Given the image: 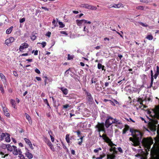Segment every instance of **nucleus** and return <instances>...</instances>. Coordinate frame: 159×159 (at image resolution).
<instances>
[{
    "instance_id": "50",
    "label": "nucleus",
    "mask_w": 159,
    "mask_h": 159,
    "mask_svg": "<svg viewBox=\"0 0 159 159\" xmlns=\"http://www.w3.org/2000/svg\"><path fill=\"white\" fill-rule=\"evenodd\" d=\"M70 106L69 104H66L63 106V108L65 109L67 108L70 107Z\"/></svg>"
},
{
    "instance_id": "7",
    "label": "nucleus",
    "mask_w": 159,
    "mask_h": 159,
    "mask_svg": "<svg viewBox=\"0 0 159 159\" xmlns=\"http://www.w3.org/2000/svg\"><path fill=\"white\" fill-rule=\"evenodd\" d=\"M112 123H113V118L109 116L108 117L105 122L106 127L108 128Z\"/></svg>"
},
{
    "instance_id": "31",
    "label": "nucleus",
    "mask_w": 159,
    "mask_h": 159,
    "mask_svg": "<svg viewBox=\"0 0 159 159\" xmlns=\"http://www.w3.org/2000/svg\"><path fill=\"white\" fill-rule=\"evenodd\" d=\"M58 24L59 25V27L61 28H62L65 27V25L62 22L58 21Z\"/></svg>"
},
{
    "instance_id": "58",
    "label": "nucleus",
    "mask_w": 159,
    "mask_h": 159,
    "mask_svg": "<svg viewBox=\"0 0 159 159\" xmlns=\"http://www.w3.org/2000/svg\"><path fill=\"white\" fill-rule=\"evenodd\" d=\"M113 101H114V102L115 103V104H119V103L117 102V100H116L115 99H113Z\"/></svg>"
},
{
    "instance_id": "15",
    "label": "nucleus",
    "mask_w": 159,
    "mask_h": 159,
    "mask_svg": "<svg viewBox=\"0 0 159 159\" xmlns=\"http://www.w3.org/2000/svg\"><path fill=\"white\" fill-rule=\"evenodd\" d=\"M2 108L5 116L7 117H9L10 114L8 111L7 108L5 106H2Z\"/></svg>"
},
{
    "instance_id": "63",
    "label": "nucleus",
    "mask_w": 159,
    "mask_h": 159,
    "mask_svg": "<svg viewBox=\"0 0 159 159\" xmlns=\"http://www.w3.org/2000/svg\"><path fill=\"white\" fill-rule=\"evenodd\" d=\"M75 152L74 150L72 149L71 150V153L73 155H75Z\"/></svg>"
},
{
    "instance_id": "2",
    "label": "nucleus",
    "mask_w": 159,
    "mask_h": 159,
    "mask_svg": "<svg viewBox=\"0 0 159 159\" xmlns=\"http://www.w3.org/2000/svg\"><path fill=\"white\" fill-rule=\"evenodd\" d=\"M133 135V138L130 137L129 138V140L132 142V145L134 146L139 145L142 136L141 133L138 131H135Z\"/></svg>"
},
{
    "instance_id": "59",
    "label": "nucleus",
    "mask_w": 159,
    "mask_h": 159,
    "mask_svg": "<svg viewBox=\"0 0 159 159\" xmlns=\"http://www.w3.org/2000/svg\"><path fill=\"white\" fill-rule=\"evenodd\" d=\"M35 78L37 80L39 81H41V79L40 77H36Z\"/></svg>"
},
{
    "instance_id": "6",
    "label": "nucleus",
    "mask_w": 159,
    "mask_h": 159,
    "mask_svg": "<svg viewBox=\"0 0 159 159\" xmlns=\"http://www.w3.org/2000/svg\"><path fill=\"white\" fill-rule=\"evenodd\" d=\"M80 7L89 9L95 10L97 9V7L94 6L89 5L87 4H82L80 5Z\"/></svg>"
},
{
    "instance_id": "40",
    "label": "nucleus",
    "mask_w": 159,
    "mask_h": 159,
    "mask_svg": "<svg viewBox=\"0 0 159 159\" xmlns=\"http://www.w3.org/2000/svg\"><path fill=\"white\" fill-rule=\"evenodd\" d=\"M136 9L138 10H143L144 7L142 6H138L136 7Z\"/></svg>"
},
{
    "instance_id": "56",
    "label": "nucleus",
    "mask_w": 159,
    "mask_h": 159,
    "mask_svg": "<svg viewBox=\"0 0 159 159\" xmlns=\"http://www.w3.org/2000/svg\"><path fill=\"white\" fill-rule=\"evenodd\" d=\"M40 9H44V10H46V11H48V9L45 7H42L40 8Z\"/></svg>"
},
{
    "instance_id": "37",
    "label": "nucleus",
    "mask_w": 159,
    "mask_h": 159,
    "mask_svg": "<svg viewBox=\"0 0 159 159\" xmlns=\"http://www.w3.org/2000/svg\"><path fill=\"white\" fill-rule=\"evenodd\" d=\"M0 90L2 93H4V90L3 89V86L2 85H0Z\"/></svg>"
},
{
    "instance_id": "27",
    "label": "nucleus",
    "mask_w": 159,
    "mask_h": 159,
    "mask_svg": "<svg viewBox=\"0 0 159 159\" xmlns=\"http://www.w3.org/2000/svg\"><path fill=\"white\" fill-rule=\"evenodd\" d=\"M151 85H152V84L153 82V71L152 70H151Z\"/></svg>"
},
{
    "instance_id": "49",
    "label": "nucleus",
    "mask_w": 159,
    "mask_h": 159,
    "mask_svg": "<svg viewBox=\"0 0 159 159\" xmlns=\"http://www.w3.org/2000/svg\"><path fill=\"white\" fill-rule=\"evenodd\" d=\"M109 102L111 104V105H112L113 106H115V104L114 103V101L113 100V101H111V100H110L109 101Z\"/></svg>"
},
{
    "instance_id": "18",
    "label": "nucleus",
    "mask_w": 159,
    "mask_h": 159,
    "mask_svg": "<svg viewBox=\"0 0 159 159\" xmlns=\"http://www.w3.org/2000/svg\"><path fill=\"white\" fill-rule=\"evenodd\" d=\"M25 154L26 156L29 159H31L33 157L32 154L30 153L28 150H27Z\"/></svg>"
},
{
    "instance_id": "36",
    "label": "nucleus",
    "mask_w": 159,
    "mask_h": 159,
    "mask_svg": "<svg viewBox=\"0 0 159 159\" xmlns=\"http://www.w3.org/2000/svg\"><path fill=\"white\" fill-rule=\"evenodd\" d=\"M44 102L50 108V105L48 103V100L47 99H43Z\"/></svg>"
},
{
    "instance_id": "54",
    "label": "nucleus",
    "mask_w": 159,
    "mask_h": 159,
    "mask_svg": "<svg viewBox=\"0 0 159 159\" xmlns=\"http://www.w3.org/2000/svg\"><path fill=\"white\" fill-rule=\"evenodd\" d=\"M35 72H36V73H37L38 74H39L40 73V70L37 68H36L35 69Z\"/></svg>"
},
{
    "instance_id": "28",
    "label": "nucleus",
    "mask_w": 159,
    "mask_h": 159,
    "mask_svg": "<svg viewBox=\"0 0 159 159\" xmlns=\"http://www.w3.org/2000/svg\"><path fill=\"white\" fill-rule=\"evenodd\" d=\"M13 28V27L11 26L9 28L7 29L6 31V34H10Z\"/></svg>"
},
{
    "instance_id": "17",
    "label": "nucleus",
    "mask_w": 159,
    "mask_h": 159,
    "mask_svg": "<svg viewBox=\"0 0 159 159\" xmlns=\"http://www.w3.org/2000/svg\"><path fill=\"white\" fill-rule=\"evenodd\" d=\"M57 22L56 21L55 19H53L52 21V24L53 25V26L52 27V28H54L57 26H58L57 22L58 21V20L57 18Z\"/></svg>"
},
{
    "instance_id": "41",
    "label": "nucleus",
    "mask_w": 159,
    "mask_h": 159,
    "mask_svg": "<svg viewBox=\"0 0 159 159\" xmlns=\"http://www.w3.org/2000/svg\"><path fill=\"white\" fill-rule=\"evenodd\" d=\"M36 36L35 35H32L31 36L30 38L32 40H34L36 39Z\"/></svg>"
},
{
    "instance_id": "34",
    "label": "nucleus",
    "mask_w": 159,
    "mask_h": 159,
    "mask_svg": "<svg viewBox=\"0 0 159 159\" xmlns=\"http://www.w3.org/2000/svg\"><path fill=\"white\" fill-rule=\"evenodd\" d=\"M83 31L84 32H86L88 33L89 32L88 28H86V26L85 25L84 26Z\"/></svg>"
},
{
    "instance_id": "33",
    "label": "nucleus",
    "mask_w": 159,
    "mask_h": 159,
    "mask_svg": "<svg viewBox=\"0 0 159 159\" xmlns=\"http://www.w3.org/2000/svg\"><path fill=\"white\" fill-rule=\"evenodd\" d=\"M21 151H20V153H19L18 154H19V157L20 158V159H25V158L24 157V156L21 154Z\"/></svg>"
},
{
    "instance_id": "24",
    "label": "nucleus",
    "mask_w": 159,
    "mask_h": 159,
    "mask_svg": "<svg viewBox=\"0 0 159 159\" xmlns=\"http://www.w3.org/2000/svg\"><path fill=\"white\" fill-rule=\"evenodd\" d=\"M98 68L99 69H102V70H104V71H105V70L104 69V66L103 65H102L100 63H99L98 64Z\"/></svg>"
},
{
    "instance_id": "30",
    "label": "nucleus",
    "mask_w": 159,
    "mask_h": 159,
    "mask_svg": "<svg viewBox=\"0 0 159 159\" xmlns=\"http://www.w3.org/2000/svg\"><path fill=\"white\" fill-rule=\"evenodd\" d=\"M66 139L67 142L69 143H70V139L69 137V134H67L66 135Z\"/></svg>"
},
{
    "instance_id": "12",
    "label": "nucleus",
    "mask_w": 159,
    "mask_h": 159,
    "mask_svg": "<svg viewBox=\"0 0 159 159\" xmlns=\"http://www.w3.org/2000/svg\"><path fill=\"white\" fill-rule=\"evenodd\" d=\"M28 45L26 43H24L21 44L19 48V50L20 51H22L25 48H27L28 47Z\"/></svg>"
},
{
    "instance_id": "64",
    "label": "nucleus",
    "mask_w": 159,
    "mask_h": 159,
    "mask_svg": "<svg viewBox=\"0 0 159 159\" xmlns=\"http://www.w3.org/2000/svg\"><path fill=\"white\" fill-rule=\"evenodd\" d=\"M99 151V150L97 149V148L93 150V152L95 153H97Z\"/></svg>"
},
{
    "instance_id": "8",
    "label": "nucleus",
    "mask_w": 159,
    "mask_h": 159,
    "mask_svg": "<svg viewBox=\"0 0 159 159\" xmlns=\"http://www.w3.org/2000/svg\"><path fill=\"white\" fill-rule=\"evenodd\" d=\"M113 123L115 124L116 126L120 129H121L123 126L121 121L116 119H113Z\"/></svg>"
},
{
    "instance_id": "60",
    "label": "nucleus",
    "mask_w": 159,
    "mask_h": 159,
    "mask_svg": "<svg viewBox=\"0 0 159 159\" xmlns=\"http://www.w3.org/2000/svg\"><path fill=\"white\" fill-rule=\"evenodd\" d=\"M13 72V74H14V75L15 76H18V74H17V73L15 71H14Z\"/></svg>"
},
{
    "instance_id": "10",
    "label": "nucleus",
    "mask_w": 159,
    "mask_h": 159,
    "mask_svg": "<svg viewBox=\"0 0 159 159\" xmlns=\"http://www.w3.org/2000/svg\"><path fill=\"white\" fill-rule=\"evenodd\" d=\"M96 127L98 128L99 132L101 131H104V126L103 124L99 123L96 126Z\"/></svg>"
},
{
    "instance_id": "55",
    "label": "nucleus",
    "mask_w": 159,
    "mask_h": 159,
    "mask_svg": "<svg viewBox=\"0 0 159 159\" xmlns=\"http://www.w3.org/2000/svg\"><path fill=\"white\" fill-rule=\"evenodd\" d=\"M62 147H63V148L64 149H66L67 151H68V149L66 147L64 144H62Z\"/></svg>"
},
{
    "instance_id": "51",
    "label": "nucleus",
    "mask_w": 159,
    "mask_h": 159,
    "mask_svg": "<svg viewBox=\"0 0 159 159\" xmlns=\"http://www.w3.org/2000/svg\"><path fill=\"white\" fill-rule=\"evenodd\" d=\"M80 141H79L78 143V144L80 145H81V143L82 142H83V137H81L80 138Z\"/></svg>"
},
{
    "instance_id": "4",
    "label": "nucleus",
    "mask_w": 159,
    "mask_h": 159,
    "mask_svg": "<svg viewBox=\"0 0 159 159\" xmlns=\"http://www.w3.org/2000/svg\"><path fill=\"white\" fill-rule=\"evenodd\" d=\"M75 22L77 25L79 26L80 28H81L82 26L85 24H90L91 23V22L90 21L84 19L81 20H76Z\"/></svg>"
},
{
    "instance_id": "9",
    "label": "nucleus",
    "mask_w": 159,
    "mask_h": 159,
    "mask_svg": "<svg viewBox=\"0 0 159 159\" xmlns=\"http://www.w3.org/2000/svg\"><path fill=\"white\" fill-rule=\"evenodd\" d=\"M20 150L17 148V147L13 145L12 153L15 155H17L20 152Z\"/></svg>"
},
{
    "instance_id": "22",
    "label": "nucleus",
    "mask_w": 159,
    "mask_h": 159,
    "mask_svg": "<svg viewBox=\"0 0 159 159\" xmlns=\"http://www.w3.org/2000/svg\"><path fill=\"white\" fill-rule=\"evenodd\" d=\"M5 141L7 143H9L11 141V139L10 138V135L7 134V136H6L5 138Z\"/></svg>"
},
{
    "instance_id": "29",
    "label": "nucleus",
    "mask_w": 159,
    "mask_h": 159,
    "mask_svg": "<svg viewBox=\"0 0 159 159\" xmlns=\"http://www.w3.org/2000/svg\"><path fill=\"white\" fill-rule=\"evenodd\" d=\"M129 126L126 125L125 126V128L124 129L123 131V134H125L128 131L129 129Z\"/></svg>"
},
{
    "instance_id": "19",
    "label": "nucleus",
    "mask_w": 159,
    "mask_h": 159,
    "mask_svg": "<svg viewBox=\"0 0 159 159\" xmlns=\"http://www.w3.org/2000/svg\"><path fill=\"white\" fill-rule=\"evenodd\" d=\"M59 89H61L63 93L66 95L68 93V90L64 87L60 88Z\"/></svg>"
},
{
    "instance_id": "20",
    "label": "nucleus",
    "mask_w": 159,
    "mask_h": 159,
    "mask_svg": "<svg viewBox=\"0 0 159 159\" xmlns=\"http://www.w3.org/2000/svg\"><path fill=\"white\" fill-rule=\"evenodd\" d=\"M159 74V67L158 66H157V70L156 71L154 75V78L156 79Z\"/></svg>"
},
{
    "instance_id": "23",
    "label": "nucleus",
    "mask_w": 159,
    "mask_h": 159,
    "mask_svg": "<svg viewBox=\"0 0 159 159\" xmlns=\"http://www.w3.org/2000/svg\"><path fill=\"white\" fill-rule=\"evenodd\" d=\"M10 103L11 104L12 107H13L14 108L16 109V107L15 101V100L12 99H11Z\"/></svg>"
},
{
    "instance_id": "53",
    "label": "nucleus",
    "mask_w": 159,
    "mask_h": 159,
    "mask_svg": "<svg viewBox=\"0 0 159 159\" xmlns=\"http://www.w3.org/2000/svg\"><path fill=\"white\" fill-rule=\"evenodd\" d=\"M140 2H141L148 3V2L147 0H140Z\"/></svg>"
},
{
    "instance_id": "21",
    "label": "nucleus",
    "mask_w": 159,
    "mask_h": 159,
    "mask_svg": "<svg viewBox=\"0 0 159 159\" xmlns=\"http://www.w3.org/2000/svg\"><path fill=\"white\" fill-rule=\"evenodd\" d=\"M122 5H123L121 3H118V4H113L112 7L115 8H119L122 7Z\"/></svg>"
},
{
    "instance_id": "46",
    "label": "nucleus",
    "mask_w": 159,
    "mask_h": 159,
    "mask_svg": "<svg viewBox=\"0 0 159 159\" xmlns=\"http://www.w3.org/2000/svg\"><path fill=\"white\" fill-rule=\"evenodd\" d=\"M44 141L47 144L50 142V141L47 138H44Z\"/></svg>"
},
{
    "instance_id": "13",
    "label": "nucleus",
    "mask_w": 159,
    "mask_h": 159,
    "mask_svg": "<svg viewBox=\"0 0 159 159\" xmlns=\"http://www.w3.org/2000/svg\"><path fill=\"white\" fill-rule=\"evenodd\" d=\"M0 76L3 82L5 87L7 82L5 76L2 73H0Z\"/></svg>"
},
{
    "instance_id": "35",
    "label": "nucleus",
    "mask_w": 159,
    "mask_h": 159,
    "mask_svg": "<svg viewBox=\"0 0 159 159\" xmlns=\"http://www.w3.org/2000/svg\"><path fill=\"white\" fill-rule=\"evenodd\" d=\"M24 140L25 141L26 143L29 145L30 144V143H31L30 141L28 139H27L26 138H24Z\"/></svg>"
},
{
    "instance_id": "47",
    "label": "nucleus",
    "mask_w": 159,
    "mask_h": 159,
    "mask_svg": "<svg viewBox=\"0 0 159 159\" xmlns=\"http://www.w3.org/2000/svg\"><path fill=\"white\" fill-rule=\"evenodd\" d=\"M44 78H45V79L44 80V83H44V85H46V84H47V80H48V79L47 78V76H45Z\"/></svg>"
},
{
    "instance_id": "3",
    "label": "nucleus",
    "mask_w": 159,
    "mask_h": 159,
    "mask_svg": "<svg viewBox=\"0 0 159 159\" xmlns=\"http://www.w3.org/2000/svg\"><path fill=\"white\" fill-rule=\"evenodd\" d=\"M148 114L149 115L151 118L148 117L151 121L153 120V119L156 118L159 119V106H156L155 108L151 111H148Z\"/></svg>"
},
{
    "instance_id": "39",
    "label": "nucleus",
    "mask_w": 159,
    "mask_h": 159,
    "mask_svg": "<svg viewBox=\"0 0 159 159\" xmlns=\"http://www.w3.org/2000/svg\"><path fill=\"white\" fill-rule=\"evenodd\" d=\"M74 56L73 55H70V54L68 55V60H70L73 59Z\"/></svg>"
},
{
    "instance_id": "43",
    "label": "nucleus",
    "mask_w": 159,
    "mask_h": 159,
    "mask_svg": "<svg viewBox=\"0 0 159 159\" xmlns=\"http://www.w3.org/2000/svg\"><path fill=\"white\" fill-rule=\"evenodd\" d=\"M60 33L62 34L65 35H68L67 33L65 31H61L60 32Z\"/></svg>"
},
{
    "instance_id": "48",
    "label": "nucleus",
    "mask_w": 159,
    "mask_h": 159,
    "mask_svg": "<svg viewBox=\"0 0 159 159\" xmlns=\"http://www.w3.org/2000/svg\"><path fill=\"white\" fill-rule=\"evenodd\" d=\"M49 147L51 149V150L52 151H55V148H54V147H53V145H52V144L50 146H49Z\"/></svg>"
},
{
    "instance_id": "32",
    "label": "nucleus",
    "mask_w": 159,
    "mask_h": 159,
    "mask_svg": "<svg viewBox=\"0 0 159 159\" xmlns=\"http://www.w3.org/2000/svg\"><path fill=\"white\" fill-rule=\"evenodd\" d=\"M146 38L149 40H152L153 39L152 36L150 34L148 35L146 37Z\"/></svg>"
},
{
    "instance_id": "26",
    "label": "nucleus",
    "mask_w": 159,
    "mask_h": 159,
    "mask_svg": "<svg viewBox=\"0 0 159 159\" xmlns=\"http://www.w3.org/2000/svg\"><path fill=\"white\" fill-rule=\"evenodd\" d=\"M7 133H2L0 135V138L2 140H3L4 139H5L6 136H7Z\"/></svg>"
},
{
    "instance_id": "14",
    "label": "nucleus",
    "mask_w": 159,
    "mask_h": 159,
    "mask_svg": "<svg viewBox=\"0 0 159 159\" xmlns=\"http://www.w3.org/2000/svg\"><path fill=\"white\" fill-rule=\"evenodd\" d=\"M86 94L87 96V99L90 102H92L93 101V98L90 93L88 92H86Z\"/></svg>"
},
{
    "instance_id": "42",
    "label": "nucleus",
    "mask_w": 159,
    "mask_h": 159,
    "mask_svg": "<svg viewBox=\"0 0 159 159\" xmlns=\"http://www.w3.org/2000/svg\"><path fill=\"white\" fill-rule=\"evenodd\" d=\"M105 156V155H100L99 157L96 158V159H102Z\"/></svg>"
},
{
    "instance_id": "44",
    "label": "nucleus",
    "mask_w": 159,
    "mask_h": 159,
    "mask_svg": "<svg viewBox=\"0 0 159 159\" xmlns=\"http://www.w3.org/2000/svg\"><path fill=\"white\" fill-rule=\"evenodd\" d=\"M25 18H23L21 19H20V23H23L25 21Z\"/></svg>"
},
{
    "instance_id": "45",
    "label": "nucleus",
    "mask_w": 159,
    "mask_h": 159,
    "mask_svg": "<svg viewBox=\"0 0 159 159\" xmlns=\"http://www.w3.org/2000/svg\"><path fill=\"white\" fill-rule=\"evenodd\" d=\"M7 144H3L2 145V148L3 149H5L7 148Z\"/></svg>"
},
{
    "instance_id": "25",
    "label": "nucleus",
    "mask_w": 159,
    "mask_h": 159,
    "mask_svg": "<svg viewBox=\"0 0 159 159\" xmlns=\"http://www.w3.org/2000/svg\"><path fill=\"white\" fill-rule=\"evenodd\" d=\"M7 149L10 152H12L13 151V146H11L10 144H7Z\"/></svg>"
},
{
    "instance_id": "1",
    "label": "nucleus",
    "mask_w": 159,
    "mask_h": 159,
    "mask_svg": "<svg viewBox=\"0 0 159 159\" xmlns=\"http://www.w3.org/2000/svg\"><path fill=\"white\" fill-rule=\"evenodd\" d=\"M104 141L108 144L110 147L109 151L112 153H108L107 155V159H115L116 157V154L117 152L116 151V148L114 146L116 145L114 144L111 140L106 136L103 137Z\"/></svg>"
},
{
    "instance_id": "52",
    "label": "nucleus",
    "mask_w": 159,
    "mask_h": 159,
    "mask_svg": "<svg viewBox=\"0 0 159 159\" xmlns=\"http://www.w3.org/2000/svg\"><path fill=\"white\" fill-rule=\"evenodd\" d=\"M51 34V32H48L46 34V36L50 37Z\"/></svg>"
},
{
    "instance_id": "5",
    "label": "nucleus",
    "mask_w": 159,
    "mask_h": 159,
    "mask_svg": "<svg viewBox=\"0 0 159 159\" xmlns=\"http://www.w3.org/2000/svg\"><path fill=\"white\" fill-rule=\"evenodd\" d=\"M153 142L151 139L144 138L142 140V143L145 146L148 148L150 147Z\"/></svg>"
},
{
    "instance_id": "62",
    "label": "nucleus",
    "mask_w": 159,
    "mask_h": 159,
    "mask_svg": "<svg viewBox=\"0 0 159 159\" xmlns=\"http://www.w3.org/2000/svg\"><path fill=\"white\" fill-rule=\"evenodd\" d=\"M50 136L51 138L52 141V142H54V138L51 135H50Z\"/></svg>"
},
{
    "instance_id": "38",
    "label": "nucleus",
    "mask_w": 159,
    "mask_h": 159,
    "mask_svg": "<svg viewBox=\"0 0 159 159\" xmlns=\"http://www.w3.org/2000/svg\"><path fill=\"white\" fill-rule=\"evenodd\" d=\"M38 44H40L42 45L43 48H44L46 45V43L45 42H43L42 43H38Z\"/></svg>"
},
{
    "instance_id": "57",
    "label": "nucleus",
    "mask_w": 159,
    "mask_h": 159,
    "mask_svg": "<svg viewBox=\"0 0 159 159\" xmlns=\"http://www.w3.org/2000/svg\"><path fill=\"white\" fill-rule=\"evenodd\" d=\"M118 151L121 153H122L123 152V151H122V149H121V148H120V147H118Z\"/></svg>"
},
{
    "instance_id": "61",
    "label": "nucleus",
    "mask_w": 159,
    "mask_h": 159,
    "mask_svg": "<svg viewBox=\"0 0 159 159\" xmlns=\"http://www.w3.org/2000/svg\"><path fill=\"white\" fill-rule=\"evenodd\" d=\"M140 118L142 120L144 121L145 123H147L146 121L145 120V119L143 118L142 117H140Z\"/></svg>"
},
{
    "instance_id": "11",
    "label": "nucleus",
    "mask_w": 159,
    "mask_h": 159,
    "mask_svg": "<svg viewBox=\"0 0 159 159\" xmlns=\"http://www.w3.org/2000/svg\"><path fill=\"white\" fill-rule=\"evenodd\" d=\"M15 40L14 38L13 37H10L9 38L7 39L5 41V43L8 45L9 44L13 42Z\"/></svg>"
},
{
    "instance_id": "16",
    "label": "nucleus",
    "mask_w": 159,
    "mask_h": 159,
    "mask_svg": "<svg viewBox=\"0 0 159 159\" xmlns=\"http://www.w3.org/2000/svg\"><path fill=\"white\" fill-rule=\"evenodd\" d=\"M26 119L28 120L29 123L30 125H32V121L31 119L30 116L27 113H25V114Z\"/></svg>"
}]
</instances>
